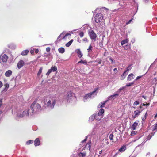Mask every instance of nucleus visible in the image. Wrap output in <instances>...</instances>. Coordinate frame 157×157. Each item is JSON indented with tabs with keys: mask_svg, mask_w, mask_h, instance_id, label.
Listing matches in <instances>:
<instances>
[{
	"mask_svg": "<svg viewBox=\"0 0 157 157\" xmlns=\"http://www.w3.org/2000/svg\"><path fill=\"white\" fill-rule=\"evenodd\" d=\"M128 42V39H126L121 41V43L122 45H123L127 43Z\"/></svg>",
	"mask_w": 157,
	"mask_h": 157,
	"instance_id": "28",
	"label": "nucleus"
},
{
	"mask_svg": "<svg viewBox=\"0 0 157 157\" xmlns=\"http://www.w3.org/2000/svg\"><path fill=\"white\" fill-rule=\"evenodd\" d=\"M109 60L112 64L115 63V61L112 59L111 57H110L109 58Z\"/></svg>",
	"mask_w": 157,
	"mask_h": 157,
	"instance_id": "36",
	"label": "nucleus"
},
{
	"mask_svg": "<svg viewBox=\"0 0 157 157\" xmlns=\"http://www.w3.org/2000/svg\"><path fill=\"white\" fill-rule=\"evenodd\" d=\"M152 135H149L147 137V140H150L151 138L152 137V136L154 135V134H153L152 133H151Z\"/></svg>",
	"mask_w": 157,
	"mask_h": 157,
	"instance_id": "37",
	"label": "nucleus"
},
{
	"mask_svg": "<svg viewBox=\"0 0 157 157\" xmlns=\"http://www.w3.org/2000/svg\"><path fill=\"white\" fill-rule=\"evenodd\" d=\"M101 117H101L100 118H98V115H93L90 117L89 120L90 121H92L95 118L96 120L99 121L101 119Z\"/></svg>",
	"mask_w": 157,
	"mask_h": 157,
	"instance_id": "10",
	"label": "nucleus"
},
{
	"mask_svg": "<svg viewBox=\"0 0 157 157\" xmlns=\"http://www.w3.org/2000/svg\"><path fill=\"white\" fill-rule=\"evenodd\" d=\"M75 98V94L71 92H69L67 94V96L66 99L67 102H70V100Z\"/></svg>",
	"mask_w": 157,
	"mask_h": 157,
	"instance_id": "6",
	"label": "nucleus"
},
{
	"mask_svg": "<svg viewBox=\"0 0 157 157\" xmlns=\"http://www.w3.org/2000/svg\"><path fill=\"white\" fill-rule=\"evenodd\" d=\"M75 52L78 54V56L80 58H81L83 54L80 49H77Z\"/></svg>",
	"mask_w": 157,
	"mask_h": 157,
	"instance_id": "15",
	"label": "nucleus"
},
{
	"mask_svg": "<svg viewBox=\"0 0 157 157\" xmlns=\"http://www.w3.org/2000/svg\"><path fill=\"white\" fill-rule=\"evenodd\" d=\"M142 97H143V98H144L145 99H146V96H142Z\"/></svg>",
	"mask_w": 157,
	"mask_h": 157,
	"instance_id": "63",
	"label": "nucleus"
},
{
	"mask_svg": "<svg viewBox=\"0 0 157 157\" xmlns=\"http://www.w3.org/2000/svg\"><path fill=\"white\" fill-rule=\"evenodd\" d=\"M34 51H35V53H38V52H39V50L38 49H35V50Z\"/></svg>",
	"mask_w": 157,
	"mask_h": 157,
	"instance_id": "58",
	"label": "nucleus"
},
{
	"mask_svg": "<svg viewBox=\"0 0 157 157\" xmlns=\"http://www.w3.org/2000/svg\"><path fill=\"white\" fill-rule=\"evenodd\" d=\"M139 104V103L138 101H135L134 105H137Z\"/></svg>",
	"mask_w": 157,
	"mask_h": 157,
	"instance_id": "53",
	"label": "nucleus"
},
{
	"mask_svg": "<svg viewBox=\"0 0 157 157\" xmlns=\"http://www.w3.org/2000/svg\"><path fill=\"white\" fill-rule=\"evenodd\" d=\"M8 57L6 54H2L0 56V63H6L7 62Z\"/></svg>",
	"mask_w": 157,
	"mask_h": 157,
	"instance_id": "7",
	"label": "nucleus"
},
{
	"mask_svg": "<svg viewBox=\"0 0 157 157\" xmlns=\"http://www.w3.org/2000/svg\"><path fill=\"white\" fill-rule=\"evenodd\" d=\"M83 41H86V42H88V40L86 38H84L83 39Z\"/></svg>",
	"mask_w": 157,
	"mask_h": 157,
	"instance_id": "55",
	"label": "nucleus"
},
{
	"mask_svg": "<svg viewBox=\"0 0 157 157\" xmlns=\"http://www.w3.org/2000/svg\"><path fill=\"white\" fill-rule=\"evenodd\" d=\"M65 34V32H62L60 35L58 37L57 40L56 42H58V41H60L61 40V39H60V38L61 37H62V38L64 36V34Z\"/></svg>",
	"mask_w": 157,
	"mask_h": 157,
	"instance_id": "17",
	"label": "nucleus"
},
{
	"mask_svg": "<svg viewBox=\"0 0 157 157\" xmlns=\"http://www.w3.org/2000/svg\"><path fill=\"white\" fill-rule=\"evenodd\" d=\"M119 4L120 5V6H124V4H122V2H120V3H119Z\"/></svg>",
	"mask_w": 157,
	"mask_h": 157,
	"instance_id": "57",
	"label": "nucleus"
},
{
	"mask_svg": "<svg viewBox=\"0 0 157 157\" xmlns=\"http://www.w3.org/2000/svg\"><path fill=\"white\" fill-rule=\"evenodd\" d=\"M119 95L118 94L116 93L114 94L111 95L109 96L108 98L109 100L112 99H114L117 96H118Z\"/></svg>",
	"mask_w": 157,
	"mask_h": 157,
	"instance_id": "16",
	"label": "nucleus"
},
{
	"mask_svg": "<svg viewBox=\"0 0 157 157\" xmlns=\"http://www.w3.org/2000/svg\"><path fill=\"white\" fill-rule=\"evenodd\" d=\"M101 10L103 11L105 10V11H107L108 10V9L105 7H103L101 9Z\"/></svg>",
	"mask_w": 157,
	"mask_h": 157,
	"instance_id": "44",
	"label": "nucleus"
},
{
	"mask_svg": "<svg viewBox=\"0 0 157 157\" xmlns=\"http://www.w3.org/2000/svg\"><path fill=\"white\" fill-rule=\"evenodd\" d=\"M141 111L138 110H136L134 112L133 114L132 115V117L133 118H135L138 117L141 113Z\"/></svg>",
	"mask_w": 157,
	"mask_h": 157,
	"instance_id": "9",
	"label": "nucleus"
},
{
	"mask_svg": "<svg viewBox=\"0 0 157 157\" xmlns=\"http://www.w3.org/2000/svg\"><path fill=\"white\" fill-rule=\"evenodd\" d=\"M138 125V123L137 122H134L132 126V129L133 130H135Z\"/></svg>",
	"mask_w": 157,
	"mask_h": 157,
	"instance_id": "21",
	"label": "nucleus"
},
{
	"mask_svg": "<svg viewBox=\"0 0 157 157\" xmlns=\"http://www.w3.org/2000/svg\"><path fill=\"white\" fill-rule=\"evenodd\" d=\"M103 18V14L101 13H98L96 15L95 17V20L97 23H100Z\"/></svg>",
	"mask_w": 157,
	"mask_h": 157,
	"instance_id": "5",
	"label": "nucleus"
},
{
	"mask_svg": "<svg viewBox=\"0 0 157 157\" xmlns=\"http://www.w3.org/2000/svg\"><path fill=\"white\" fill-rule=\"evenodd\" d=\"M4 86L5 87V88L3 90L4 91H6L9 87V84L7 83L5 84L4 85Z\"/></svg>",
	"mask_w": 157,
	"mask_h": 157,
	"instance_id": "29",
	"label": "nucleus"
},
{
	"mask_svg": "<svg viewBox=\"0 0 157 157\" xmlns=\"http://www.w3.org/2000/svg\"><path fill=\"white\" fill-rule=\"evenodd\" d=\"M149 0H144V1H145V2L147 3L148 2V1Z\"/></svg>",
	"mask_w": 157,
	"mask_h": 157,
	"instance_id": "64",
	"label": "nucleus"
},
{
	"mask_svg": "<svg viewBox=\"0 0 157 157\" xmlns=\"http://www.w3.org/2000/svg\"><path fill=\"white\" fill-rule=\"evenodd\" d=\"M44 104L47 107L50 109H53L56 103L55 98L53 97L47 98L46 99L44 98Z\"/></svg>",
	"mask_w": 157,
	"mask_h": 157,
	"instance_id": "1",
	"label": "nucleus"
},
{
	"mask_svg": "<svg viewBox=\"0 0 157 157\" xmlns=\"http://www.w3.org/2000/svg\"><path fill=\"white\" fill-rule=\"evenodd\" d=\"M41 110V106L38 103L33 102L31 106V108L29 109V113L30 115L39 111Z\"/></svg>",
	"mask_w": 157,
	"mask_h": 157,
	"instance_id": "2",
	"label": "nucleus"
},
{
	"mask_svg": "<svg viewBox=\"0 0 157 157\" xmlns=\"http://www.w3.org/2000/svg\"><path fill=\"white\" fill-rule=\"evenodd\" d=\"M56 70L57 69H49L46 73V75H48L51 73L52 71L53 72H55Z\"/></svg>",
	"mask_w": 157,
	"mask_h": 157,
	"instance_id": "32",
	"label": "nucleus"
},
{
	"mask_svg": "<svg viewBox=\"0 0 157 157\" xmlns=\"http://www.w3.org/2000/svg\"><path fill=\"white\" fill-rule=\"evenodd\" d=\"M40 142L39 138H37L35 140L34 145L35 146H36L40 145Z\"/></svg>",
	"mask_w": 157,
	"mask_h": 157,
	"instance_id": "18",
	"label": "nucleus"
},
{
	"mask_svg": "<svg viewBox=\"0 0 157 157\" xmlns=\"http://www.w3.org/2000/svg\"><path fill=\"white\" fill-rule=\"evenodd\" d=\"M25 64L24 61L22 60L19 61L17 64V66L19 69L21 68Z\"/></svg>",
	"mask_w": 157,
	"mask_h": 157,
	"instance_id": "12",
	"label": "nucleus"
},
{
	"mask_svg": "<svg viewBox=\"0 0 157 157\" xmlns=\"http://www.w3.org/2000/svg\"><path fill=\"white\" fill-rule=\"evenodd\" d=\"M101 59H99L98 60H96L95 61V62L98 63V64H101Z\"/></svg>",
	"mask_w": 157,
	"mask_h": 157,
	"instance_id": "42",
	"label": "nucleus"
},
{
	"mask_svg": "<svg viewBox=\"0 0 157 157\" xmlns=\"http://www.w3.org/2000/svg\"><path fill=\"white\" fill-rule=\"evenodd\" d=\"M129 70V69H127L124 72L123 74L121 75V80H123L125 78L126 75L128 73Z\"/></svg>",
	"mask_w": 157,
	"mask_h": 157,
	"instance_id": "11",
	"label": "nucleus"
},
{
	"mask_svg": "<svg viewBox=\"0 0 157 157\" xmlns=\"http://www.w3.org/2000/svg\"><path fill=\"white\" fill-rule=\"evenodd\" d=\"M134 82L135 81H133L132 82L127 83L126 86V87H129L132 86L134 83Z\"/></svg>",
	"mask_w": 157,
	"mask_h": 157,
	"instance_id": "33",
	"label": "nucleus"
},
{
	"mask_svg": "<svg viewBox=\"0 0 157 157\" xmlns=\"http://www.w3.org/2000/svg\"><path fill=\"white\" fill-rule=\"evenodd\" d=\"M78 63H81L86 65L87 64V62L86 60H81L80 61L78 62Z\"/></svg>",
	"mask_w": 157,
	"mask_h": 157,
	"instance_id": "34",
	"label": "nucleus"
},
{
	"mask_svg": "<svg viewBox=\"0 0 157 157\" xmlns=\"http://www.w3.org/2000/svg\"><path fill=\"white\" fill-rule=\"evenodd\" d=\"M87 81H88V80L89 82H89V83H91L92 82V81H93L92 78L90 77H89L88 78H87Z\"/></svg>",
	"mask_w": 157,
	"mask_h": 157,
	"instance_id": "38",
	"label": "nucleus"
},
{
	"mask_svg": "<svg viewBox=\"0 0 157 157\" xmlns=\"http://www.w3.org/2000/svg\"><path fill=\"white\" fill-rule=\"evenodd\" d=\"M113 135L112 134H111L109 136V138L111 140H113Z\"/></svg>",
	"mask_w": 157,
	"mask_h": 157,
	"instance_id": "43",
	"label": "nucleus"
},
{
	"mask_svg": "<svg viewBox=\"0 0 157 157\" xmlns=\"http://www.w3.org/2000/svg\"><path fill=\"white\" fill-rule=\"evenodd\" d=\"M106 101L104 102L103 103L101 102L100 103L99 105L98 106V108H102L103 107H104V105H105V103L106 102Z\"/></svg>",
	"mask_w": 157,
	"mask_h": 157,
	"instance_id": "24",
	"label": "nucleus"
},
{
	"mask_svg": "<svg viewBox=\"0 0 157 157\" xmlns=\"http://www.w3.org/2000/svg\"><path fill=\"white\" fill-rule=\"evenodd\" d=\"M3 86L2 83L1 81H0V88L2 87Z\"/></svg>",
	"mask_w": 157,
	"mask_h": 157,
	"instance_id": "59",
	"label": "nucleus"
},
{
	"mask_svg": "<svg viewBox=\"0 0 157 157\" xmlns=\"http://www.w3.org/2000/svg\"><path fill=\"white\" fill-rule=\"evenodd\" d=\"M104 110L103 109L101 108V109L99 111L98 114L97 115H98V116H99L100 118L101 117V116H102V115L104 113Z\"/></svg>",
	"mask_w": 157,
	"mask_h": 157,
	"instance_id": "19",
	"label": "nucleus"
},
{
	"mask_svg": "<svg viewBox=\"0 0 157 157\" xmlns=\"http://www.w3.org/2000/svg\"><path fill=\"white\" fill-rule=\"evenodd\" d=\"M157 129V124L155 125L153 128L152 130L153 131Z\"/></svg>",
	"mask_w": 157,
	"mask_h": 157,
	"instance_id": "45",
	"label": "nucleus"
},
{
	"mask_svg": "<svg viewBox=\"0 0 157 157\" xmlns=\"http://www.w3.org/2000/svg\"><path fill=\"white\" fill-rule=\"evenodd\" d=\"M50 48L49 47H47L46 48V51L47 52H48L50 51Z\"/></svg>",
	"mask_w": 157,
	"mask_h": 157,
	"instance_id": "56",
	"label": "nucleus"
},
{
	"mask_svg": "<svg viewBox=\"0 0 157 157\" xmlns=\"http://www.w3.org/2000/svg\"><path fill=\"white\" fill-rule=\"evenodd\" d=\"M29 50L26 49L23 51L21 53V54L22 56H25L27 55L29 52Z\"/></svg>",
	"mask_w": 157,
	"mask_h": 157,
	"instance_id": "23",
	"label": "nucleus"
},
{
	"mask_svg": "<svg viewBox=\"0 0 157 157\" xmlns=\"http://www.w3.org/2000/svg\"><path fill=\"white\" fill-rule=\"evenodd\" d=\"M147 113V112H146V113L145 114L144 116V117H142V120L143 121H144L146 119Z\"/></svg>",
	"mask_w": 157,
	"mask_h": 157,
	"instance_id": "47",
	"label": "nucleus"
},
{
	"mask_svg": "<svg viewBox=\"0 0 157 157\" xmlns=\"http://www.w3.org/2000/svg\"><path fill=\"white\" fill-rule=\"evenodd\" d=\"M97 90H95L91 93L86 94L83 98V101L85 102L86 101V100L89 98H93L96 96L97 94Z\"/></svg>",
	"mask_w": 157,
	"mask_h": 157,
	"instance_id": "3",
	"label": "nucleus"
},
{
	"mask_svg": "<svg viewBox=\"0 0 157 157\" xmlns=\"http://www.w3.org/2000/svg\"><path fill=\"white\" fill-rule=\"evenodd\" d=\"M86 138L84 139L81 142V144H80V145L82 146V145H84L85 144V142L86 141Z\"/></svg>",
	"mask_w": 157,
	"mask_h": 157,
	"instance_id": "35",
	"label": "nucleus"
},
{
	"mask_svg": "<svg viewBox=\"0 0 157 157\" xmlns=\"http://www.w3.org/2000/svg\"><path fill=\"white\" fill-rule=\"evenodd\" d=\"M91 143L90 142H88L86 144V145H85L84 148H86L87 149L89 148L90 149V148L91 147Z\"/></svg>",
	"mask_w": 157,
	"mask_h": 157,
	"instance_id": "30",
	"label": "nucleus"
},
{
	"mask_svg": "<svg viewBox=\"0 0 157 157\" xmlns=\"http://www.w3.org/2000/svg\"><path fill=\"white\" fill-rule=\"evenodd\" d=\"M59 52L61 53H63L65 52V49L63 47H61L58 49Z\"/></svg>",
	"mask_w": 157,
	"mask_h": 157,
	"instance_id": "25",
	"label": "nucleus"
},
{
	"mask_svg": "<svg viewBox=\"0 0 157 157\" xmlns=\"http://www.w3.org/2000/svg\"><path fill=\"white\" fill-rule=\"evenodd\" d=\"M126 149V147L124 146H122L121 148H120L119 151L120 152H122L125 151Z\"/></svg>",
	"mask_w": 157,
	"mask_h": 157,
	"instance_id": "26",
	"label": "nucleus"
},
{
	"mask_svg": "<svg viewBox=\"0 0 157 157\" xmlns=\"http://www.w3.org/2000/svg\"><path fill=\"white\" fill-rule=\"evenodd\" d=\"M136 133V132L135 131H132L131 132V135L132 136H133L134 135H135Z\"/></svg>",
	"mask_w": 157,
	"mask_h": 157,
	"instance_id": "52",
	"label": "nucleus"
},
{
	"mask_svg": "<svg viewBox=\"0 0 157 157\" xmlns=\"http://www.w3.org/2000/svg\"><path fill=\"white\" fill-rule=\"evenodd\" d=\"M71 34L69 33H67V34H66L64 36H63V37L62 38V39H65V38L67 37L68 36H71Z\"/></svg>",
	"mask_w": 157,
	"mask_h": 157,
	"instance_id": "40",
	"label": "nucleus"
},
{
	"mask_svg": "<svg viewBox=\"0 0 157 157\" xmlns=\"http://www.w3.org/2000/svg\"><path fill=\"white\" fill-rule=\"evenodd\" d=\"M33 140H29L26 142V143L27 144L29 145L31 144L33 142Z\"/></svg>",
	"mask_w": 157,
	"mask_h": 157,
	"instance_id": "39",
	"label": "nucleus"
},
{
	"mask_svg": "<svg viewBox=\"0 0 157 157\" xmlns=\"http://www.w3.org/2000/svg\"><path fill=\"white\" fill-rule=\"evenodd\" d=\"M89 34L90 38L95 41L97 37V35L94 31L92 30H91L90 32H89Z\"/></svg>",
	"mask_w": 157,
	"mask_h": 157,
	"instance_id": "8",
	"label": "nucleus"
},
{
	"mask_svg": "<svg viewBox=\"0 0 157 157\" xmlns=\"http://www.w3.org/2000/svg\"><path fill=\"white\" fill-rule=\"evenodd\" d=\"M86 154L85 152H81L79 153L78 155L80 157H85L86 156Z\"/></svg>",
	"mask_w": 157,
	"mask_h": 157,
	"instance_id": "22",
	"label": "nucleus"
},
{
	"mask_svg": "<svg viewBox=\"0 0 157 157\" xmlns=\"http://www.w3.org/2000/svg\"><path fill=\"white\" fill-rule=\"evenodd\" d=\"M132 20V19H131L128 21L126 23V25H127L130 24L131 23Z\"/></svg>",
	"mask_w": 157,
	"mask_h": 157,
	"instance_id": "50",
	"label": "nucleus"
},
{
	"mask_svg": "<svg viewBox=\"0 0 157 157\" xmlns=\"http://www.w3.org/2000/svg\"><path fill=\"white\" fill-rule=\"evenodd\" d=\"M12 74V71L10 70H8L5 73V75L6 76L10 77Z\"/></svg>",
	"mask_w": 157,
	"mask_h": 157,
	"instance_id": "20",
	"label": "nucleus"
},
{
	"mask_svg": "<svg viewBox=\"0 0 157 157\" xmlns=\"http://www.w3.org/2000/svg\"><path fill=\"white\" fill-rule=\"evenodd\" d=\"M35 50V48H33V49H31L30 51V53L32 54H34V52L35 51H34Z\"/></svg>",
	"mask_w": 157,
	"mask_h": 157,
	"instance_id": "48",
	"label": "nucleus"
},
{
	"mask_svg": "<svg viewBox=\"0 0 157 157\" xmlns=\"http://www.w3.org/2000/svg\"><path fill=\"white\" fill-rule=\"evenodd\" d=\"M79 35L80 37H83L84 36V33L82 32H80L79 33Z\"/></svg>",
	"mask_w": 157,
	"mask_h": 157,
	"instance_id": "46",
	"label": "nucleus"
},
{
	"mask_svg": "<svg viewBox=\"0 0 157 157\" xmlns=\"http://www.w3.org/2000/svg\"><path fill=\"white\" fill-rule=\"evenodd\" d=\"M73 39H71L70 41H69V42L66 43L65 45L67 47H69L72 43L73 42Z\"/></svg>",
	"mask_w": 157,
	"mask_h": 157,
	"instance_id": "27",
	"label": "nucleus"
},
{
	"mask_svg": "<svg viewBox=\"0 0 157 157\" xmlns=\"http://www.w3.org/2000/svg\"><path fill=\"white\" fill-rule=\"evenodd\" d=\"M135 76L133 74L131 73L129 74L128 76L127 79L128 80L130 81L132 80L134 78Z\"/></svg>",
	"mask_w": 157,
	"mask_h": 157,
	"instance_id": "13",
	"label": "nucleus"
},
{
	"mask_svg": "<svg viewBox=\"0 0 157 157\" xmlns=\"http://www.w3.org/2000/svg\"><path fill=\"white\" fill-rule=\"evenodd\" d=\"M126 87V86H123L122 87L123 90L125 89Z\"/></svg>",
	"mask_w": 157,
	"mask_h": 157,
	"instance_id": "62",
	"label": "nucleus"
},
{
	"mask_svg": "<svg viewBox=\"0 0 157 157\" xmlns=\"http://www.w3.org/2000/svg\"><path fill=\"white\" fill-rule=\"evenodd\" d=\"M92 49V47L91 45H90L89 47L87 49L88 50V52H89L90 51H91Z\"/></svg>",
	"mask_w": 157,
	"mask_h": 157,
	"instance_id": "41",
	"label": "nucleus"
},
{
	"mask_svg": "<svg viewBox=\"0 0 157 157\" xmlns=\"http://www.w3.org/2000/svg\"><path fill=\"white\" fill-rule=\"evenodd\" d=\"M14 45L13 44L11 43L8 45V47L10 48H14Z\"/></svg>",
	"mask_w": 157,
	"mask_h": 157,
	"instance_id": "31",
	"label": "nucleus"
},
{
	"mask_svg": "<svg viewBox=\"0 0 157 157\" xmlns=\"http://www.w3.org/2000/svg\"><path fill=\"white\" fill-rule=\"evenodd\" d=\"M132 67V65H130L128 66V67L126 69H130Z\"/></svg>",
	"mask_w": 157,
	"mask_h": 157,
	"instance_id": "60",
	"label": "nucleus"
},
{
	"mask_svg": "<svg viewBox=\"0 0 157 157\" xmlns=\"http://www.w3.org/2000/svg\"><path fill=\"white\" fill-rule=\"evenodd\" d=\"M142 76H143V75L137 76L136 77V79L134 81H136V80H137L139 79L140 78H141L142 77Z\"/></svg>",
	"mask_w": 157,
	"mask_h": 157,
	"instance_id": "49",
	"label": "nucleus"
},
{
	"mask_svg": "<svg viewBox=\"0 0 157 157\" xmlns=\"http://www.w3.org/2000/svg\"><path fill=\"white\" fill-rule=\"evenodd\" d=\"M29 115L30 114L29 109L25 110L21 113H18L17 116L19 117L22 118L28 117Z\"/></svg>",
	"mask_w": 157,
	"mask_h": 157,
	"instance_id": "4",
	"label": "nucleus"
},
{
	"mask_svg": "<svg viewBox=\"0 0 157 157\" xmlns=\"http://www.w3.org/2000/svg\"><path fill=\"white\" fill-rule=\"evenodd\" d=\"M31 66V68H34L36 67L37 65V62L36 61H34L30 62V63Z\"/></svg>",
	"mask_w": 157,
	"mask_h": 157,
	"instance_id": "14",
	"label": "nucleus"
},
{
	"mask_svg": "<svg viewBox=\"0 0 157 157\" xmlns=\"http://www.w3.org/2000/svg\"><path fill=\"white\" fill-rule=\"evenodd\" d=\"M42 72V69H40L39 72L38 73L37 75L38 76H40V74H41Z\"/></svg>",
	"mask_w": 157,
	"mask_h": 157,
	"instance_id": "51",
	"label": "nucleus"
},
{
	"mask_svg": "<svg viewBox=\"0 0 157 157\" xmlns=\"http://www.w3.org/2000/svg\"><path fill=\"white\" fill-rule=\"evenodd\" d=\"M2 98L0 99V108L1 107L2 103Z\"/></svg>",
	"mask_w": 157,
	"mask_h": 157,
	"instance_id": "54",
	"label": "nucleus"
},
{
	"mask_svg": "<svg viewBox=\"0 0 157 157\" xmlns=\"http://www.w3.org/2000/svg\"><path fill=\"white\" fill-rule=\"evenodd\" d=\"M51 69H57V67H52L51 68Z\"/></svg>",
	"mask_w": 157,
	"mask_h": 157,
	"instance_id": "61",
	"label": "nucleus"
}]
</instances>
